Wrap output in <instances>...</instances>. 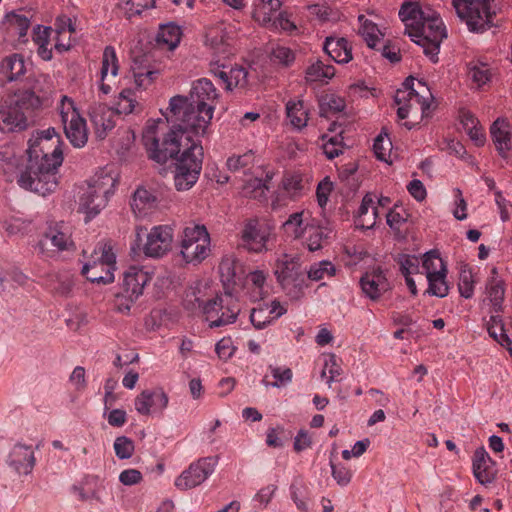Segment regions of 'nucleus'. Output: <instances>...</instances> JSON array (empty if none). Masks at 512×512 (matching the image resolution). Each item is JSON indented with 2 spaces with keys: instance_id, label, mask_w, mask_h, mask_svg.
<instances>
[{
  "instance_id": "obj_49",
  "label": "nucleus",
  "mask_w": 512,
  "mask_h": 512,
  "mask_svg": "<svg viewBox=\"0 0 512 512\" xmlns=\"http://www.w3.org/2000/svg\"><path fill=\"white\" fill-rule=\"evenodd\" d=\"M138 105L137 96L132 88L123 89L117 101V113L119 114H130L136 112V106Z\"/></svg>"
},
{
  "instance_id": "obj_18",
  "label": "nucleus",
  "mask_w": 512,
  "mask_h": 512,
  "mask_svg": "<svg viewBox=\"0 0 512 512\" xmlns=\"http://www.w3.org/2000/svg\"><path fill=\"white\" fill-rule=\"evenodd\" d=\"M131 72L135 89L143 91L152 86L160 76L161 68L159 64L153 63L148 55H144L134 59Z\"/></svg>"
},
{
  "instance_id": "obj_2",
  "label": "nucleus",
  "mask_w": 512,
  "mask_h": 512,
  "mask_svg": "<svg viewBox=\"0 0 512 512\" xmlns=\"http://www.w3.org/2000/svg\"><path fill=\"white\" fill-rule=\"evenodd\" d=\"M62 144L54 128L33 135L29 139L27 165L17 179L19 186L41 196L55 191L57 171L63 162Z\"/></svg>"
},
{
  "instance_id": "obj_36",
  "label": "nucleus",
  "mask_w": 512,
  "mask_h": 512,
  "mask_svg": "<svg viewBox=\"0 0 512 512\" xmlns=\"http://www.w3.org/2000/svg\"><path fill=\"white\" fill-rule=\"evenodd\" d=\"M332 238V229L328 226L310 225L306 228L304 243L309 251L315 252L328 244Z\"/></svg>"
},
{
  "instance_id": "obj_22",
  "label": "nucleus",
  "mask_w": 512,
  "mask_h": 512,
  "mask_svg": "<svg viewBox=\"0 0 512 512\" xmlns=\"http://www.w3.org/2000/svg\"><path fill=\"white\" fill-rule=\"evenodd\" d=\"M6 462L16 473L30 474L36 463L32 446L22 443L15 444L9 452Z\"/></svg>"
},
{
  "instance_id": "obj_15",
  "label": "nucleus",
  "mask_w": 512,
  "mask_h": 512,
  "mask_svg": "<svg viewBox=\"0 0 512 512\" xmlns=\"http://www.w3.org/2000/svg\"><path fill=\"white\" fill-rule=\"evenodd\" d=\"M215 462L212 458H201L193 462L175 480V486L180 490L192 489L203 483L213 472Z\"/></svg>"
},
{
  "instance_id": "obj_30",
  "label": "nucleus",
  "mask_w": 512,
  "mask_h": 512,
  "mask_svg": "<svg viewBox=\"0 0 512 512\" xmlns=\"http://www.w3.org/2000/svg\"><path fill=\"white\" fill-rule=\"evenodd\" d=\"M494 462L484 447L476 449L473 455V473L481 484H489L494 480Z\"/></svg>"
},
{
  "instance_id": "obj_14",
  "label": "nucleus",
  "mask_w": 512,
  "mask_h": 512,
  "mask_svg": "<svg viewBox=\"0 0 512 512\" xmlns=\"http://www.w3.org/2000/svg\"><path fill=\"white\" fill-rule=\"evenodd\" d=\"M271 229L257 220L248 221L242 232L240 246L249 252L262 253L268 250Z\"/></svg>"
},
{
  "instance_id": "obj_1",
  "label": "nucleus",
  "mask_w": 512,
  "mask_h": 512,
  "mask_svg": "<svg viewBox=\"0 0 512 512\" xmlns=\"http://www.w3.org/2000/svg\"><path fill=\"white\" fill-rule=\"evenodd\" d=\"M218 93L207 78L196 80L189 96L176 95L169 101L163 119L149 120L142 142L148 157L164 164L175 160L174 186L177 191L191 189L199 179L203 147L194 137L204 136L213 117Z\"/></svg>"
},
{
  "instance_id": "obj_24",
  "label": "nucleus",
  "mask_w": 512,
  "mask_h": 512,
  "mask_svg": "<svg viewBox=\"0 0 512 512\" xmlns=\"http://www.w3.org/2000/svg\"><path fill=\"white\" fill-rule=\"evenodd\" d=\"M226 68L225 64L211 68V72L221 81L226 90L231 91L236 87L244 88L247 86L248 72L244 67L234 66L230 67L228 71Z\"/></svg>"
},
{
  "instance_id": "obj_16",
  "label": "nucleus",
  "mask_w": 512,
  "mask_h": 512,
  "mask_svg": "<svg viewBox=\"0 0 512 512\" xmlns=\"http://www.w3.org/2000/svg\"><path fill=\"white\" fill-rule=\"evenodd\" d=\"M172 240V229L169 226H154L146 235L143 253L147 257L160 258L170 250Z\"/></svg>"
},
{
  "instance_id": "obj_7",
  "label": "nucleus",
  "mask_w": 512,
  "mask_h": 512,
  "mask_svg": "<svg viewBox=\"0 0 512 512\" xmlns=\"http://www.w3.org/2000/svg\"><path fill=\"white\" fill-rule=\"evenodd\" d=\"M413 85L414 79L407 78L394 96V102L398 106L397 115L399 119L412 117L415 120L404 123V126L409 130L418 123L417 119L422 120L429 117L431 106L429 100L420 95Z\"/></svg>"
},
{
  "instance_id": "obj_37",
  "label": "nucleus",
  "mask_w": 512,
  "mask_h": 512,
  "mask_svg": "<svg viewBox=\"0 0 512 512\" xmlns=\"http://www.w3.org/2000/svg\"><path fill=\"white\" fill-rule=\"evenodd\" d=\"M324 51L337 63H348L352 59L351 46L345 38L327 37Z\"/></svg>"
},
{
  "instance_id": "obj_11",
  "label": "nucleus",
  "mask_w": 512,
  "mask_h": 512,
  "mask_svg": "<svg viewBox=\"0 0 512 512\" xmlns=\"http://www.w3.org/2000/svg\"><path fill=\"white\" fill-rule=\"evenodd\" d=\"M58 109L67 139L76 148L84 147L88 141L87 123L73 100L63 96Z\"/></svg>"
},
{
  "instance_id": "obj_23",
  "label": "nucleus",
  "mask_w": 512,
  "mask_h": 512,
  "mask_svg": "<svg viewBox=\"0 0 512 512\" xmlns=\"http://www.w3.org/2000/svg\"><path fill=\"white\" fill-rule=\"evenodd\" d=\"M118 70L119 65L116 51L112 46H107L102 56L99 84V89L104 95L111 92L112 85L115 84V78L118 75Z\"/></svg>"
},
{
  "instance_id": "obj_31",
  "label": "nucleus",
  "mask_w": 512,
  "mask_h": 512,
  "mask_svg": "<svg viewBox=\"0 0 512 512\" xmlns=\"http://www.w3.org/2000/svg\"><path fill=\"white\" fill-rule=\"evenodd\" d=\"M356 226L363 229L373 228L376 224V219L380 217V210L375 205L374 197L372 194H366L359 206L355 215Z\"/></svg>"
},
{
  "instance_id": "obj_64",
  "label": "nucleus",
  "mask_w": 512,
  "mask_h": 512,
  "mask_svg": "<svg viewBox=\"0 0 512 512\" xmlns=\"http://www.w3.org/2000/svg\"><path fill=\"white\" fill-rule=\"evenodd\" d=\"M332 476L336 482L341 486H346L350 483L352 472L350 469L343 465H335L331 462Z\"/></svg>"
},
{
  "instance_id": "obj_20",
  "label": "nucleus",
  "mask_w": 512,
  "mask_h": 512,
  "mask_svg": "<svg viewBox=\"0 0 512 512\" xmlns=\"http://www.w3.org/2000/svg\"><path fill=\"white\" fill-rule=\"evenodd\" d=\"M168 401V396L163 389H146L135 398V409L141 415L162 413L167 407Z\"/></svg>"
},
{
  "instance_id": "obj_3",
  "label": "nucleus",
  "mask_w": 512,
  "mask_h": 512,
  "mask_svg": "<svg viewBox=\"0 0 512 512\" xmlns=\"http://www.w3.org/2000/svg\"><path fill=\"white\" fill-rule=\"evenodd\" d=\"M42 105L35 91L24 90L0 102V131H22L28 126L29 116Z\"/></svg>"
},
{
  "instance_id": "obj_5",
  "label": "nucleus",
  "mask_w": 512,
  "mask_h": 512,
  "mask_svg": "<svg viewBox=\"0 0 512 512\" xmlns=\"http://www.w3.org/2000/svg\"><path fill=\"white\" fill-rule=\"evenodd\" d=\"M211 252L210 235L204 225L189 224L179 235V257L185 264L198 265Z\"/></svg>"
},
{
  "instance_id": "obj_26",
  "label": "nucleus",
  "mask_w": 512,
  "mask_h": 512,
  "mask_svg": "<svg viewBox=\"0 0 512 512\" xmlns=\"http://www.w3.org/2000/svg\"><path fill=\"white\" fill-rule=\"evenodd\" d=\"M233 34H206V45L210 47L218 59L212 67L220 65L221 59L229 58L237 51L235 38Z\"/></svg>"
},
{
  "instance_id": "obj_55",
  "label": "nucleus",
  "mask_w": 512,
  "mask_h": 512,
  "mask_svg": "<svg viewBox=\"0 0 512 512\" xmlns=\"http://www.w3.org/2000/svg\"><path fill=\"white\" fill-rule=\"evenodd\" d=\"M274 319L268 312V306L260 305L253 308L250 313V321L256 329H263L270 324Z\"/></svg>"
},
{
  "instance_id": "obj_44",
  "label": "nucleus",
  "mask_w": 512,
  "mask_h": 512,
  "mask_svg": "<svg viewBox=\"0 0 512 512\" xmlns=\"http://www.w3.org/2000/svg\"><path fill=\"white\" fill-rule=\"evenodd\" d=\"M487 295L492 305L493 313H500L503 310V300H504V283L502 280L491 277L489 280L487 287Z\"/></svg>"
},
{
  "instance_id": "obj_46",
  "label": "nucleus",
  "mask_w": 512,
  "mask_h": 512,
  "mask_svg": "<svg viewBox=\"0 0 512 512\" xmlns=\"http://www.w3.org/2000/svg\"><path fill=\"white\" fill-rule=\"evenodd\" d=\"M422 268L425 271L426 277L447 272V266L436 250H431L424 255Z\"/></svg>"
},
{
  "instance_id": "obj_32",
  "label": "nucleus",
  "mask_w": 512,
  "mask_h": 512,
  "mask_svg": "<svg viewBox=\"0 0 512 512\" xmlns=\"http://www.w3.org/2000/svg\"><path fill=\"white\" fill-rule=\"evenodd\" d=\"M281 5L280 0H256L254 2L252 17L254 21L261 26L270 27L268 24L273 22Z\"/></svg>"
},
{
  "instance_id": "obj_39",
  "label": "nucleus",
  "mask_w": 512,
  "mask_h": 512,
  "mask_svg": "<svg viewBox=\"0 0 512 512\" xmlns=\"http://www.w3.org/2000/svg\"><path fill=\"white\" fill-rule=\"evenodd\" d=\"M158 198L146 188H138L133 196L131 207L133 211L140 215H146L150 210L157 206Z\"/></svg>"
},
{
  "instance_id": "obj_51",
  "label": "nucleus",
  "mask_w": 512,
  "mask_h": 512,
  "mask_svg": "<svg viewBox=\"0 0 512 512\" xmlns=\"http://www.w3.org/2000/svg\"><path fill=\"white\" fill-rule=\"evenodd\" d=\"M335 266L330 261H320L312 264L307 272V277L312 281H321L335 275Z\"/></svg>"
},
{
  "instance_id": "obj_52",
  "label": "nucleus",
  "mask_w": 512,
  "mask_h": 512,
  "mask_svg": "<svg viewBox=\"0 0 512 512\" xmlns=\"http://www.w3.org/2000/svg\"><path fill=\"white\" fill-rule=\"evenodd\" d=\"M332 10L324 4H312L306 7L305 16L313 22L325 23L331 20Z\"/></svg>"
},
{
  "instance_id": "obj_13",
  "label": "nucleus",
  "mask_w": 512,
  "mask_h": 512,
  "mask_svg": "<svg viewBox=\"0 0 512 512\" xmlns=\"http://www.w3.org/2000/svg\"><path fill=\"white\" fill-rule=\"evenodd\" d=\"M37 246L40 253L45 257H53L59 251L70 250L74 246L70 228L63 223L49 227Z\"/></svg>"
},
{
  "instance_id": "obj_50",
  "label": "nucleus",
  "mask_w": 512,
  "mask_h": 512,
  "mask_svg": "<svg viewBox=\"0 0 512 512\" xmlns=\"http://www.w3.org/2000/svg\"><path fill=\"white\" fill-rule=\"evenodd\" d=\"M307 275L300 269L293 276L282 284V288L286 290L293 297H299L307 288Z\"/></svg>"
},
{
  "instance_id": "obj_57",
  "label": "nucleus",
  "mask_w": 512,
  "mask_h": 512,
  "mask_svg": "<svg viewBox=\"0 0 512 512\" xmlns=\"http://www.w3.org/2000/svg\"><path fill=\"white\" fill-rule=\"evenodd\" d=\"M114 450L118 458H130L134 452V443L125 436L117 437L114 441Z\"/></svg>"
},
{
  "instance_id": "obj_41",
  "label": "nucleus",
  "mask_w": 512,
  "mask_h": 512,
  "mask_svg": "<svg viewBox=\"0 0 512 512\" xmlns=\"http://www.w3.org/2000/svg\"><path fill=\"white\" fill-rule=\"evenodd\" d=\"M286 114L290 123L297 129H302L308 122V108L302 100L289 101L286 104Z\"/></svg>"
},
{
  "instance_id": "obj_19",
  "label": "nucleus",
  "mask_w": 512,
  "mask_h": 512,
  "mask_svg": "<svg viewBox=\"0 0 512 512\" xmlns=\"http://www.w3.org/2000/svg\"><path fill=\"white\" fill-rule=\"evenodd\" d=\"M360 287L365 296L372 301H378L384 293L391 289L390 283L380 267L365 272L360 279Z\"/></svg>"
},
{
  "instance_id": "obj_61",
  "label": "nucleus",
  "mask_w": 512,
  "mask_h": 512,
  "mask_svg": "<svg viewBox=\"0 0 512 512\" xmlns=\"http://www.w3.org/2000/svg\"><path fill=\"white\" fill-rule=\"evenodd\" d=\"M343 148L342 140L337 136L331 137L323 144V152L329 159H334L342 154Z\"/></svg>"
},
{
  "instance_id": "obj_45",
  "label": "nucleus",
  "mask_w": 512,
  "mask_h": 512,
  "mask_svg": "<svg viewBox=\"0 0 512 512\" xmlns=\"http://www.w3.org/2000/svg\"><path fill=\"white\" fill-rule=\"evenodd\" d=\"M271 179L269 175L266 180L254 178L249 180L243 188V193L246 197L256 199L258 201H265L267 199V192L269 191L268 181Z\"/></svg>"
},
{
  "instance_id": "obj_17",
  "label": "nucleus",
  "mask_w": 512,
  "mask_h": 512,
  "mask_svg": "<svg viewBox=\"0 0 512 512\" xmlns=\"http://www.w3.org/2000/svg\"><path fill=\"white\" fill-rule=\"evenodd\" d=\"M153 272L145 267L132 265L123 273V286L130 302L143 294L144 287L152 280Z\"/></svg>"
},
{
  "instance_id": "obj_12",
  "label": "nucleus",
  "mask_w": 512,
  "mask_h": 512,
  "mask_svg": "<svg viewBox=\"0 0 512 512\" xmlns=\"http://www.w3.org/2000/svg\"><path fill=\"white\" fill-rule=\"evenodd\" d=\"M8 82L25 83L26 90L36 92L32 63L20 54L5 57L0 63V86Z\"/></svg>"
},
{
  "instance_id": "obj_60",
  "label": "nucleus",
  "mask_w": 512,
  "mask_h": 512,
  "mask_svg": "<svg viewBox=\"0 0 512 512\" xmlns=\"http://www.w3.org/2000/svg\"><path fill=\"white\" fill-rule=\"evenodd\" d=\"M392 143L390 139H385L382 135H379L373 144V150L377 159L381 161H387L390 155Z\"/></svg>"
},
{
  "instance_id": "obj_38",
  "label": "nucleus",
  "mask_w": 512,
  "mask_h": 512,
  "mask_svg": "<svg viewBox=\"0 0 512 512\" xmlns=\"http://www.w3.org/2000/svg\"><path fill=\"white\" fill-rule=\"evenodd\" d=\"M301 269L299 258L296 256L282 254L276 262L275 275L280 285L289 280L294 273Z\"/></svg>"
},
{
  "instance_id": "obj_6",
  "label": "nucleus",
  "mask_w": 512,
  "mask_h": 512,
  "mask_svg": "<svg viewBox=\"0 0 512 512\" xmlns=\"http://www.w3.org/2000/svg\"><path fill=\"white\" fill-rule=\"evenodd\" d=\"M458 17L471 32L485 31L497 26L496 3L494 0H452Z\"/></svg>"
},
{
  "instance_id": "obj_35",
  "label": "nucleus",
  "mask_w": 512,
  "mask_h": 512,
  "mask_svg": "<svg viewBox=\"0 0 512 512\" xmlns=\"http://www.w3.org/2000/svg\"><path fill=\"white\" fill-rule=\"evenodd\" d=\"M44 284L56 295L68 296L72 291L73 279L69 272H49L44 276Z\"/></svg>"
},
{
  "instance_id": "obj_21",
  "label": "nucleus",
  "mask_w": 512,
  "mask_h": 512,
  "mask_svg": "<svg viewBox=\"0 0 512 512\" xmlns=\"http://www.w3.org/2000/svg\"><path fill=\"white\" fill-rule=\"evenodd\" d=\"M496 72L497 69L484 58L473 59L466 64L467 78L477 90H484L489 86Z\"/></svg>"
},
{
  "instance_id": "obj_53",
  "label": "nucleus",
  "mask_w": 512,
  "mask_h": 512,
  "mask_svg": "<svg viewBox=\"0 0 512 512\" xmlns=\"http://www.w3.org/2000/svg\"><path fill=\"white\" fill-rule=\"evenodd\" d=\"M271 59L284 67H289L295 61V52L289 47L277 45L271 51Z\"/></svg>"
},
{
  "instance_id": "obj_28",
  "label": "nucleus",
  "mask_w": 512,
  "mask_h": 512,
  "mask_svg": "<svg viewBox=\"0 0 512 512\" xmlns=\"http://www.w3.org/2000/svg\"><path fill=\"white\" fill-rule=\"evenodd\" d=\"M490 134L499 155L508 159L512 149L510 124L503 118L496 119L490 127Z\"/></svg>"
},
{
  "instance_id": "obj_10",
  "label": "nucleus",
  "mask_w": 512,
  "mask_h": 512,
  "mask_svg": "<svg viewBox=\"0 0 512 512\" xmlns=\"http://www.w3.org/2000/svg\"><path fill=\"white\" fill-rule=\"evenodd\" d=\"M116 256L108 244L99 243L84 264L81 273L89 281L109 284L114 281Z\"/></svg>"
},
{
  "instance_id": "obj_48",
  "label": "nucleus",
  "mask_w": 512,
  "mask_h": 512,
  "mask_svg": "<svg viewBox=\"0 0 512 512\" xmlns=\"http://www.w3.org/2000/svg\"><path fill=\"white\" fill-rule=\"evenodd\" d=\"M446 276L447 272H442L426 277L428 281L427 293L439 298L446 297L449 293V285Z\"/></svg>"
},
{
  "instance_id": "obj_43",
  "label": "nucleus",
  "mask_w": 512,
  "mask_h": 512,
  "mask_svg": "<svg viewBox=\"0 0 512 512\" xmlns=\"http://www.w3.org/2000/svg\"><path fill=\"white\" fill-rule=\"evenodd\" d=\"M303 216V212L293 213L283 223L282 229L288 237L294 239L304 237L306 228H309L310 225L304 222Z\"/></svg>"
},
{
  "instance_id": "obj_59",
  "label": "nucleus",
  "mask_w": 512,
  "mask_h": 512,
  "mask_svg": "<svg viewBox=\"0 0 512 512\" xmlns=\"http://www.w3.org/2000/svg\"><path fill=\"white\" fill-rule=\"evenodd\" d=\"M155 4L154 0H128L125 5V13L128 18L140 15L142 11L152 8Z\"/></svg>"
},
{
  "instance_id": "obj_47",
  "label": "nucleus",
  "mask_w": 512,
  "mask_h": 512,
  "mask_svg": "<svg viewBox=\"0 0 512 512\" xmlns=\"http://www.w3.org/2000/svg\"><path fill=\"white\" fill-rule=\"evenodd\" d=\"M30 18L21 11L7 13L3 20V28L6 30H18L26 32L30 26Z\"/></svg>"
},
{
  "instance_id": "obj_33",
  "label": "nucleus",
  "mask_w": 512,
  "mask_h": 512,
  "mask_svg": "<svg viewBox=\"0 0 512 512\" xmlns=\"http://www.w3.org/2000/svg\"><path fill=\"white\" fill-rule=\"evenodd\" d=\"M219 272L224 284L237 287L242 283L244 270L242 264L233 257H224L219 265Z\"/></svg>"
},
{
  "instance_id": "obj_54",
  "label": "nucleus",
  "mask_w": 512,
  "mask_h": 512,
  "mask_svg": "<svg viewBox=\"0 0 512 512\" xmlns=\"http://www.w3.org/2000/svg\"><path fill=\"white\" fill-rule=\"evenodd\" d=\"M254 162V154L252 151L246 152L242 155H233L227 160V167L230 171H240L244 172L246 169H249Z\"/></svg>"
},
{
  "instance_id": "obj_34",
  "label": "nucleus",
  "mask_w": 512,
  "mask_h": 512,
  "mask_svg": "<svg viewBox=\"0 0 512 512\" xmlns=\"http://www.w3.org/2000/svg\"><path fill=\"white\" fill-rule=\"evenodd\" d=\"M413 42L423 48L424 54L433 63L438 62L440 45L447 34H408Z\"/></svg>"
},
{
  "instance_id": "obj_8",
  "label": "nucleus",
  "mask_w": 512,
  "mask_h": 512,
  "mask_svg": "<svg viewBox=\"0 0 512 512\" xmlns=\"http://www.w3.org/2000/svg\"><path fill=\"white\" fill-rule=\"evenodd\" d=\"M399 17L406 27L404 32H446L440 14L430 6L405 2L399 10Z\"/></svg>"
},
{
  "instance_id": "obj_27",
  "label": "nucleus",
  "mask_w": 512,
  "mask_h": 512,
  "mask_svg": "<svg viewBox=\"0 0 512 512\" xmlns=\"http://www.w3.org/2000/svg\"><path fill=\"white\" fill-rule=\"evenodd\" d=\"M51 34H32L34 44L37 46L38 55L45 61L52 58V41L54 42L53 47L58 52H65L71 47V39L67 38L64 42L62 36L66 34H55L53 39L50 38Z\"/></svg>"
},
{
  "instance_id": "obj_62",
  "label": "nucleus",
  "mask_w": 512,
  "mask_h": 512,
  "mask_svg": "<svg viewBox=\"0 0 512 512\" xmlns=\"http://www.w3.org/2000/svg\"><path fill=\"white\" fill-rule=\"evenodd\" d=\"M215 352L218 357L222 360H228L235 352L232 339L230 337H224L216 343Z\"/></svg>"
},
{
  "instance_id": "obj_9",
  "label": "nucleus",
  "mask_w": 512,
  "mask_h": 512,
  "mask_svg": "<svg viewBox=\"0 0 512 512\" xmlns=\"http://www.w3.org/2000/svg\"><path fill=\"white\" fill-rule=\"evenodd\" d=\"M195 301L198 307L202 308V312L210 328L225 326L235 322L241 311L238 299L230 293L216 296L206 302L195 295Z\"/></svg>"
},
{
  "instance_id": "obj_40",
  "label": "nucleus",
  "mask_w": 512,
  "mask_h": 512,
  "mask_svg": "<svg viewBox=\"0 0 512 512\" xmlns=\"http://www.w3.org/2000/svg\"><path fill=\"white\" fill-rule=\"evenodd\" d=\"M335 75V68L332 65H326L321 60L311 63L305 71L307 82L327 83Z\"/></svg>"
},
{
  "instance_id": "obj_42",
  "label": "nucleus",
  "mask_w": 512,
  "mask_h": 512,
  "mask_svg": "<svg viewBox=\"0 0 512 512\" xmlns=\"http://www.w3.org/2000/svg\"><path fill=\"white\" fill-rule=\"evenodd\" d=\"M345 106L344 98L334 93L324 94L319 99L320 115L323 117L340 113L344 110Z\"/></svg>"
},
{
  "instance_id": "obj_56",
  "label": "nucleus",
  "mask_w": 512,
  "mask_h": 512,
  "mask_svg": "<svg viewBox=\"0 0 512 512\" xmlns=\"http://www.w3.org/2000/svg\"><path fill=\"white\" fill-rule=\"evenodd\" d=\"M182 34H155L156 46L160 50L173 51L178 47Z\"/></svg>"
},
{
  "instance_id": "obj_29",
  "label": "nucleus",
  "mask_w": 512,
  "mask_h": 512,
  "mask_svg": "<svg viewBox=\"0 0 512 512\" xmlns=\"http://www.w3.org/2000/svg\"><path fill=\"white\" fill-rule=\"evenodd\" d=\"M267 275L264 271L254 270L247 275H243V280L239 287L249 296L251 301L262 300L267 294L265 287Z\"/></svg>"
},
{
  "instance_id": "obj_25",
  "label": "nucleus",
  "mask_w": 512,
  "mask_h": 512,
  "mask_svg": "<svg viewBox=\"0 0 512 512\" xmlns=\"http://www.w3.org/2000/svg\"><path fill=\"white\" fill-rule=\"evenodd\" d=\"M116 113L113 109L104 104H98L91 107L90 120L95 129L97 138L104 139L107 132L115 126Z\"/></svg>"
},
{
  "instance_id": "obj_4",
  "label": "nucleus",
  "mask_w": 512,
  "mask_h": 512,
  "mask_svg": "<svg viewBox=\"0 0 512 512\" xmlns=\"http://www.w3.org/2000/svg\"><path fill=\"white\" fill-rule=\"evenodd\" d=\"M116 184L117 178L114 175L100 171L79 188V209L87 215L88 220L106 206Z\"/></svg>"
},
{
  "instance_id": "obj_63",
  "label": "nucleus",
  "mask_w": 512,
  "mask_h": 512,
  "mask_svg": "<svg viewBox=\"0 0 512 512\" xmlns=\"http://www.w3.org/2000/svg\"><path fill=\"white\" fill-rule=\"evenodd\" d=\"M487 331L491 338H493L501 346L506 347L509 350L510 354L512 355V348L510 347L512 341L508 337L505 328H494L493 325H489L487 327Z\"/></svg>"
},
{
  "instance_id": "obj_58",
  "label": "nucleus",
  "mask_w": 512,
  "mask_h": 512,
  "mask_svg": "<svg viewBox=\"0 0 512 512\" xmlns=\"http://www.w3.org/2000/svg\"><path fill=\"white\" fill-rule=\"evenodd\" d=\"M459 292L464 298H471L474 293V280L470 270H462L458 284Z\"/></svg>"
}]
</instances>
